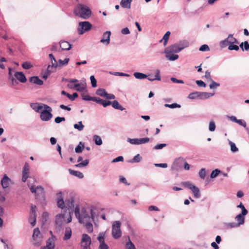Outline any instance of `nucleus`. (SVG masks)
Here are the masks:
<instances>
[{
    "label": "nucleus",
    "mask_w": 249,
    "mask_h": 249,
    "mask_svg": "<svg viewBox=\"0 0 249 249\" xmlns=\"http://www.w3.org/2000/svg\"><path fill=\"white\" fill-rule=\"evenodd\" d=\"M30 189L32 193L35 194L36 198L44 195V189L41 186L36 187L35 185H33L30 187Z\"/></svg>",
    "instance_id": "9"
},
{
    "label": "nucleus",
    "mask_w": 249,
    "mask_h": 249,
    "mask_svg": "<svg viewBox=\"0 0 249 249\" xmlns=\"http://www.w3.org/2000/svg\"><path fill=\"white\" fill-rule=\"evenodd\" d=\"M85 227L87 230V231L89 233H91L93 231V226L92 224L89 221L85 222Z\"/></svg>",
    "instance_id": "30"
},
{
    "label": "nucleus",
    "mask_w": 249,
    "mask_h": 249,
    "mask_svg": "<svg viewBox=\"0 0 249 249\" xmlns=\"http://www.w3.org/2000/svg\"><path fill=\"white\" fill-rule=\"evenodd\" d=\"M187 46V45L185 46H180L178 44H175L166 48L165 53L166 54L178 53Z\"/></svg>",
    "instance_id": "7"
},
{
    "label": "nucleus",
    "mask_w": 249,
    "mask_h": 249,
    "mask_svg": "<svg viewBox=\"0 0 249 249\" xmlns=\"http://www.w3.org/2000/svg\"><path fill=\"white\" fill-rule=\"evenodd\" d=\"M22 67L26 70L29 69L33 67V65L29 62H25L22 65Z\"/></svg>",
    "instance_id": "48"
},
{
    "label": "nucleus",
    "mask_w": 249,
    "mask_h": 249,
    "mask_svg": "<svg viewBox=\"0 0 249 249\" xmlns=\"http://www.w3.org/2000/svg\"><path fill=\"white\" fill-rule=\"evenodd\" d=\"M73 86L76 88V90L82 92L86 89V83L84 82L81 83L74 84Z\"/></svg>",
    "instance_id": "15"
},
{
    "label": "nucleus",
    "mask_w": 249,
    "mask_h": 249,
    "mask_svg": "<svg viewBox=\"0 0 249 249\" xmlns=\"http://www.w3.org/2000/svg\"><path fill=\"white\" fill-rule=\"evenodd\" d=\"M209 130L211 131H214L215 129V125L213 121H211L209 124Z\"/></svg>",
    "instance_id": "54"
},
{
    "label": "nucleus",
    "mask_w": 249,
    "mask_h": 249,
    "mask_svg": "<svg viewBox=\"0 0 249 249\" xmlns=\"http://www.w3.org/2000/svg\"><path fill=\"white\" fill-rule=\"evenodd\" d=\"M52 71V70L51 69V65H49L47 67L46 71L45 72L44 74L43 75V78L44 79H47V77L50 75V74Z\"/></svg>",
    "instance_id": "42"
},
{
    "label": "nucleus",
    "mask_w": 249,
    "mask_h": 249,
    "mask_svg": "<svg viewBox=\"0 0 249 249\" xmlns=\"http://www.w3.org/2000/svg\"><path fill=\"white\" fill-rule=\"evenodd\" d=\"M15 76L21 83H25L27 81L25 76L22 72H16Z\"/></svg>",
    "instance_id": "16"
},
{
    "label": "nucleus",
    "mask_w": 249,
    "mask_h": 249,
    "mask_svg": "<svg viewBox=\"0 0 249 249\" xmlns=\"http://www.w3.org/2000/svg\"><path fill=\"white\" fill-rule=\"evenodd\" d=\"M44 104H39L38 103H32L31 104V107L35 110L36 112H39L41 109L44 108Z\"/></svg>",
    "instance_id": "19"
},
{
    "label": "nucleus",
    "mask_w": 249,
    "mask_h": 249,
    "mask_svg": "<svg viewBox=\"0 0 249 249\" xmlns=\"http://www.w3.org/2000/svg\"><path fill=\"white\" fill-rule=\"evenodd\" d=\"M230 45V43H229V41H228L227 38L225 39L224 40L221 41L220 42V46L221 47H225L227 46H229Z\"/></svg>",
    "instance_id": "55"
},
{
    "label": "nucleus",
    "mask_w": 249,
    "mask_h": 249,
    "mask_svg": "<svg viewBox=\"0 0 249 249\" xmlns=\"http://www.w3.org/2000/svg\"><path fill=\"white\" fill-rule=\"evenodd\" d=\"M165 107H168L171 108H174L176 107L179 108L180 107V106L177 103H173L172 104H166L164 105Z\"/></svg>",
    "instance_id": "46"
},
{
    "label": "nucleus",
    "mask_w": 249,
    "mask_h": 249,
    "mask_svg": "<svg viewBox=\"0 0 249 249\" xmlns=\"http://www.w3.org/2000/svg\"><path fill=\"white\" fill-rule=\"evenodd\" d=\"M10 180L6 175H4L1 180V184L3 188L8 187Z\"/></svg>",
    "instance_id": "20"
},
{
    "label": "nucleus",
    "mask_w": 249,
    "mask_h": 249,
    "mask_svg": "<svg viewBox=\"0 0 249 249\" xmlns=\"http://www.w3.org/2000/svg\"><path fill=\"white\" fill-rule=\"evenodd\" d=\"M54 243L53 238H50L47 241V245L41 249H54Z\"/></svg>",
    "instance_id": "18"
},
{
    "label": "nucleus",
    "mask_w": 249,
    "mask_h": 249,
    "mask_svg": "<svg viewBox=\"0 0 249 249\" xmlns=\"http://www.w3.org/2000/svg\"><path fill=\"white\" fill-rule=\"evenodd\" d=\"M166 57L170 61H174L178 58V55L177 54H171V53H168L166 54Z\"/></svg>",
    "instance_id": "35"
},
{
    "label": "nucleus",
    "mask_w": 249,
    "mask_h": 249,
    "mask_svg": "<svg viewBox=\"0 0 249 249\" xmlns=\"http://www.w3.org/2000/svg\"><path fill=\"white\" fill-rule=\"evenodd\" d=\"M64 219V216L63 214H59L56 216L55 223L58 226L62 225Z\"/></svg>",
    "instance_id": "21"
},
{
    "label": "nucleus",
    "mask_w": 249,
    "mask_h": 249,
    "mask_svg": "<svg viewBox=\"0 0 249 249\" xmlns=\"http://www.w3.org/2000/svg\"><path fill=\"white\" fill-rule=\"evenodd\" d=\"M89 161L88 160H85L76 164L75 166L76 167L82 168L86 166L89 164Z\"/></svg>",
    "instance_id": "37"
},
{
    "label": "nucleus",
    "mask_w": 249,
    "mask_h": 249,
    "mask_svg": "<svg viewBox=\"0 0 249 249\" xmlns=\"http://www.w3.org/2000/svg\"><path fill=\"white\" fill-rule=\"evenodd\" d=\"M220 171L218 169H215L213 171L211 174V178H216L218 175L220 173Z\"/></svg>",
    "instance_id": "47"
},
{
    "label": "nucleus",
    "mask_w": 249,
    "mask_h": 249,
    "mask_svg": "<svg viewBox=\"0 0 249 249\" xmlns=\"http://www.w3.org/2000/svg\"><path fill=\"white\" fill-rule=\"evenodd\" d=\"M32 237L34 242V245L36 246L40 245L41 242H42V237L39 230L38 228H35L34 229Z\"/></svg>",
    "instance_id": "8"
},
{
    "label": "nucleus",
    "mask_w": 249,
    "mask_h": 249,
    "mask_svg": "<svg viewBox=\"0 0 249 249\" xmlns=\"http://www.w3.org/2000/svg\"><path fill=\"white\" fill-rule=\"evenodd\" d=\"M44 109L40 113V119L43 121H48L53 117V114L51 113L52 109L47 105H44Z\"/></svg>",
    "instance_id": "4"
},
{
    "label": "nucleus",
    "mask_w": 249,
    "mask_h": 249,
    "mask_svg": "<svg viewBox=\"0 0 249 249\" xmlns=\"http://www.w3.org/2000/svg\"><path fill=\"white\" fill-rule=\"evenodd\" d=\"M60 47L63 50H69L71 49V45L67 41H62L60 42Z\"/></svg>",
    "instance_id": "17"
},
{
    "label": "nucleus",
    "mask_w": 249,
    "mask_h": 249,
    "mask_svg": "<svg viewBox=\"0 0 249 249\" xmlns=\"http://www.w3.org/2000/svg\"><path fill=\"white\" fill-rule=\"evenodd\" d=\"M141 159L142 157L140 156L139 154H138L133 158L131 162H138L141 161Z\"/></svg>",
    "instance_id": "52"
},
{
    "label": "nucleus",
    "mask_w": 249,
    "mask_h": 249,
    "mask_svg": "<svg viewBox=\"0 0 249 249\" xmlns=\"http://www.w3.org/2000/svg\"><path fill=\"white\" fill-rule=\"evenodd\" d=\"M106 91L105 90V89H98L97 91H96V94L100 96H102L103 97H105L106 96Z\"/></svg>",
    "instance_id": "40"
},
{
    "label": "nucleus",
    "mask_w": 249,
    "mask_h": 249,
    "mask_svg": "<svg viewBox=\"0 0 249 249\" xmlns=\"http://www.w3.org/2000/svg\"><path fill=\"white\" fill-rule=\"evenodd\" d=\"M69 58H66L64 60H62L60 59L59 60V63L60 65H63L65 64H67L69 62Z\"/></svg>",
    "instance_id": "63"
},
{
    "label": "nucleus",
    "mask_w": 249,
    "mask_h": 249,
    "mask_svg": "<svg viewBox=\"0 0 249 249\" xmlns=\"http://www.w3.org/2000/svg\"><path fill=\"white\" fill-rule=\"evenodd\" d=\"M200 93L198 92L191 93L189 94L188 97L190 99H195L200 96Z\"/></svg>",
    "instance_id": "45"
},
{
    "label": "nucleus",
    "mask_w": 249,
    "mask_h": 249,
    "mask_svg": "<svg viewBox=\"0 0 249 249\" xmlns=\"http://www.w3.org/2000/svg\"><path fill=\"white\" fill-rule=\"evenodd\" d=\"M30 170V166L27 162H25L23 171H22V180L23 182H25L29 177V173Z\"/></svg>",
    "instance_id": "11"
},
{
    "label": "nucleus",
    "mask_w": 249,
    "mask_h": 249,
    "mask_svg": "<svg viewBox=\"0 0 249 249\" xmlns=\"http://www.w3.org/2000/svg\"><path fill=\"white\" fill-rule=\"evenodd\" d=\"M111 35V33L110 31H107L103 34V38L100 40V42L106 44L107 45L110 42V36Z\"/></svg>",
    "instance_id": "13"
},
{
    "label": "nucleus",
    "mask_w": 249,
    "mask_h": 249,
    "mask_svg": "<svg viewBox=\"0 0 249 249\" xmlns=\"http://www.w3.org/2000/svg\"><path fill=\"white\" fill-rule=\"evenodd\" d=\"M200 51H208L210 50L209 46L206 44H204L202 45L199 49Z\"/></svg>",
    "instance_id": "53"
},
{
    "label": "nucleus",
    "mask_w": 249,
    "mask_h": 249,
    "mask_svg": "<svg viewBox=\"0 0 249 249\" xmlns=\"http://www.w3.org/2000/svg\"><path fill=\"white\" fill-rule=\"evenodd\" d=\"M229 144L231 146V150L232 152H236L238 151V148L236 146L234 143L230 141Z\"/></svg>",
    "instance_id": "44"
},
{
    "label": "nucleus",
    "mask_w": 249,
    "mask_h": 249,
    "mask_svg": "<svg viewBox=\"0 0 249 249\" xmlns=\"http://www.w3.org/2000/svg\"><path fill=\"white\" fill-rule=\"evenodd\" d=\"M149 141V139L147 137L139 139V144L147 143Z\"/></svg>",
    "instance_id": "51"
},
{
    "label": "nucleus",
    "mask_w": 249,
    "mask_h": 249,
    "mask_svg": "<svg viewBox=\"0 0 249 249\" xmlns=\"http://www.w3.org/2000/svg\"><path fill=\"white\" fill-rule=\"evenodd\" d=\"M91 27V24L88 21L80 22L78 24V32L79 34L82 35L85 32L89 31Z\"/></svg>",
    "instance_id": "6"
},
{
    "label": "nucleus",
    "mask_w": 249,
    "mask_h": 249,
    "mask_svg": "<svg viewBox=\"0 0 249 249\" xmlns=\"http://www.w3.org/2000/svg\"><path fill=\"white\" fill-rule=\"evenodd\" d=\"M54 121L56 123L59 124L62 121H65V118L64 117H56Z\"/></svg>",
    "instance_id": "60"
},
{
    "label": "nucleus",
    "mask_w": 249,
    "mask_h": 249,
    "mask_svg": "<svg viewBox=\"0 0 249 249\" xmlns=\"http://www.w3.org/2000/svg\"><path fill=\"white\" fill-rule=\"evenodd\" d=\"M134 76L137 78L139 79H142L145 78L147 77V76L143 73L136 72L134 73Z\"/></svg>",
    "instance_id": "36"
},
{
    "label": "nucleus",
    "mask_w": 249,
    "mask_h": 249,
    "mask_svg": "<svg viewBox=\"0 0 249 249\" xmlns=\"http://www.w3.org/2000/svg\"><path fill=\"white\" fill-rule=\"evenodd\" d=\"M182 184L185 187H187L190 190H191L192 188V187H194L195 185H192L190 182H184L182 183Z\"/></svg>",
    "instance_id": "58"
},
{
    "label": "nucleus",
    "mask_w": 249,
    "mask_h": 249,
    "mask_svg": "<svg viewBox=\"0 0 249 249\" xmlns=\"http://www.w3.org/2000/svg\"><path fill=\"white\" fill-rule=\"evenodd\" d=\"M90 79L91 81V84L92 85V87L93 88H95L97 86V81L96 79L95 78L94 76L93 75H91L90 77Z\"/></svg>",
    "instance_id": "49"
},
{
    "label": "nucleus",
    "mask_w": 249,
    "mask_h": 249,
    "mask_svg": "<svg viewBox=\"0 0 249 249\" xmlns=\"http://www.w3.org/2000/svg\"><path fill=\"white\" fill-rule=\"evenodd\" d=\"M91 244L90 237L86 234L82 235L81 244L84 249H88Z\"/></svg>",
    "instance_id": "10"
},
{
    "label": "nucleus",
    "mask_w": 249,
    "mask_h": 249,
    "mask_svg": "<svg viewBox=\"0 0 249 249\" xmlns=\"http://www.w3.org/2000/svg\"><path fill=\"white\" fill-rule=\"evenodd\" d=\"M148 79L150 81H154L155 80H160V74H159V71H157L156 75L155 76H149V77H148Z\"/></svg>",
    "instance_id": "38"
},
{
    "label": "nucleus",
    "mask_w": 249,
    "mask_h": 249,
    "mask_svg": "<svg viewBox=\"0 0 249 249\" xmlns=\"http://www.w3.org/2000/svg\"><path fill=\"white\" fill-rule=\"evenodd\" d=\"M191 190L192 191L194 197L196 198H198L200 196V194L199 189L198 187L195 186L194 187H192Z\"/></svg>",
    "instance_id": "28"
},
{
    "label": "nucleus",
    "mask_w": 249,
    "mask_h": 249,
    "mask_svg": "<svg viewBox=\"0 0 249 249\" xmlns=\"http://www.w3.org/2000/svg\"><path fill=\"white\" fill-rule=\"evenodd\" d=\"M121 222L119 221L114 222L112 225V235L115 239H118L122 235V231L120 229Z\"/></svg>",
    "instance_id": "5"
},
{
    "label": "nucleus",
    "mask_w": 249,
    "mask_h": 249,
    "mask_svg": "<svg viewBox=\"0 0 249 249\" xmlns=\"http://www.w3.org/2000/svg\"><path fill=\"white\" fill-rule=\"evenodd\" d=\"M121 33L123 35H128L130 34V31L129 29L126 27L121 30Z\"/></svg>",
    "instance_id": "64"
},
{
    "label": "nucleus",
    "mask_w": 249,
    "mask_h": 249,
    "mask_svg": "<svg viewBox=\"0 0 249 249\" xmlns=\"http://www.w3.org/2000/svg\"><path fill=\"white\" fill-rule=\"evenodd\" d=\"M199 176L200 178L204 179L206 176L205 169L204 168L201 169L199 172Z\"/></svg>",
    "instance_id": "50"
},
{
    "label": "nucleus",
    "mask_w": 249,
    "mask_h": 249,
    "mask_svg": "<svg viewBox=\"0 0 249 249\" xmlns=\"http://www.w3.org/2000/svg\"><path fill=\"white\" fill-rule=\"evenodd\" d=\"M36 206L32 205L31 207V213H30V219H31L32 216H33V221L31 222V224H32V226H34L35 225L36 222Z\"/></svg>",
    "instance_id": "14"
},
{
    "label": "nucleus",
    "mask_w": 249,
    "mask_h": 249,
    "mask_svg": "<svg viewBox=\"0 0 249 249\" xmlns=\"http://www.w3.org/2000/svg\"><path fill=\"white\" fill-rule=\"evenodd\" d=\"M128 142H129L131 144H139V139H129Z\"/></svg>",
    "instance_id": "62"
},
{
    "label": "nucleus",
    "mask_w": 249,
    "mask_h": 249,
    "mask_svg": "<svg viewBox=\"0 0 249 249\" xmlns=\"http://www.w3.org/2000/svg\"><path fill=\"white\" fill-rule=\"evenodd\" d=\"M71 236V230L70 227H66L65 231V234L63 237L64 240L69 239Z\"/></svg>",
    "instance_id": "22"
},
{
    "label": "nucleus",
    "mask_w": 249,
    "mask_h": 249,
    "mask_svg": "<svg viewBox=\"0 0 249 249\" xmlns=\"http://www.w3.org/2000/svg\"><path fill=\"white\" fill-rule=\"evenodd\" d=\"M73 126L75 129H78L79 131L82 130L84 127L82 122H79L78 124H74Z\"/></svg>",
    "instance_id": "41"
},
{
    "label": "nucleus",
    "mask_w": 249,
    "mask_h": 249,
    "mask_svg": "<svg viewBox=\"0 0 249 249\" xmlns=\"http://www.w3.org/2000/svg\"><path fill=\"white\" fill-rule=\"evenodd\" d=\"M93 139L96 144L98 145H101L102 144V139L99 136L97 135H94L93 137Z\"/></svg>",
    "instance_id": "39"
},
{
    "label": "nucleus",
    "mask_w": 249,
    "mask_h": 249,
    "mask_svg": "<svg viewBox=\"0 0 249 249\" xmlns=\"http://www.w3.org/2000/svg\"><path fill=\"white\" fill-rule=\"evenodd\" d=\"M30 81L38 85H42L43 83V81L37 76H33L31 77L30 78Z\"/></svg>",
    "instance_id": "23"
},
{
    "label": "nucleus",
    "mask_w": 249,
    "mask_h": 249,
    "mask_svg": "<svg viewBox=\"0 0 249 249\" xmlns=\"http://www.w3.org/2000/svg\"><path fill=\"white\" fill-rule=\"evenodd\" d=\"M74 213L76 217L78 218L80 223H85V222H88L90 220V216L88 213L85 210H82L81 213H80V209L78 206L75 207Z\"/></svg>",
    "instance_id": "3"
},
{
    "label": "nucleus",
    "mask_w": 249,
    "mask_h": 249,
    "mask_svg": "<svg viewBox=\"0 0 249 249\" xmlns=\"http://www.w3.org/2000/svg\"><path fill=\"white\" fill-rule=\"evenodd\" d=\"M91 100L92 101L95 102H96L99 104H101V105L102 104V102H103V99H102L99 97H92Z\"/></svg>",
    "instance_id": "56"
},
{
    "label": "nucleus",
    "mask_w": 249,
    "mask_h": 249,
    "mask_svg": "<svg viewBox=\"0 0 249 249\" xmlns=\"http://www.w3.org/2000/svg\"><path fill=\"white\" fill-rule=\"evenodd\" d=\"M227 38L230 44H239L238 40L235 38H234L232 35H230Z\"/></svg>",
    "instance_id": "32"
},
{
    "label": "nucleus",
    "mask_w": 249,
    "mask_h": 249,
    "mask_svg": "<svg viewBox=\"0 0 249 249\" xmlns=\"http://www.w3.org/2000/svg\"><path fill=\"white\" fill-rule=\"evenodd\" d=\"M74 13L76 16L86 19L89 18L91 15L90 9L88 6L81 4L77 5L74 9Z\"/></svg>",
    "instance_id": "2"
},
{
    "label": "nucleus",
    "mask_w": 249,
    "mask_h": 249,
    "mask_svg": "<svg viewBox=\"0 0 249 249\" xmlns=\"http://www.w3.org/2000/svg\"><path fill=\"white\" fill-rule=\"evenodd\" d=\"M166 144L165 143L159 144L154 146V149H160L166 146Z\"/></svg>",
    "instance_id": "61"
},
{
    "label": "nucleus",
    "mask_w": 249,
    "mask_h": 249,
    "mask_svg": "<svg viewBox=\"0 0 249 249\" xmlns=\"http://www.w3.org/2000/svg\"><path fill=\"white\" fill-rule=\"evenodd\" d=\"M49 57L51 60L52 65L51 66V69L52 70L53 68H56L57 67V62L53 54L51 53L49 54Z\"/></svg>",
    "instance_id": "27"
},
{
    "label": "nucleus",
    "mask_w": 249,
    "mask_h": 249,
    "mask_svg": "<svg viewBox=\"0 0 249 249\" xmlns=\"http://www.w3.org/2000/svg\"><path fill=\"white\" fill-rule=\"evenodd\" d=\"M196 83L198 87H205L206 86V84L202 80H196Z\"/></svg>",
    "instance_id": "59"
},
{
    "label": "nucleus",
    "mask_w": 249,
    "mask_h": 249,
    "mask_svg": "<svg viewBox=\"0 0 249 249\" xmlns=\"http://www.w3.org/2000/svg\"><path fill=\"white\" fill-rule=\"evenodd\" d=\"M235 220L237 222V225L239 226L240 225L243 224L245 222V218L243 214H238L237 215L235 218Z\"/></svg>",
    "instance_id": "26"
},
{
    "label": "nucleus",
    "mask_w": 249,
    "mask_h": 249,
    "mask_svg": "<svg viewBox=\"0 0 249 249\" xmlns=\"http://www.w3.org/2000/svg\"><path fill=\"white\" fill-rule=\"evenodd\" d=\"M84 147V144L80 142L79 144L75 147V151L77 153H80L83 151Z\"/></svg>",
    "instance_id": "31"
},
{
    "label": "nucleus",
    "mask_w": 249,
    "mask_h": 249,
    "mask_svg": "<svg viewBox=\"0 0 249 249\" xmlns=\"http://www.w3.org/2000/svg\"><path fill=\"white\" fill-rule=\"evenodd\" d=\"M82 99L86 101H92L91 99L92 97H90L88 94H82Z\"/></svg>",
    "instance_id": "57"
},
{
    "label": "nucleus",
    "mask_w": 249,
    "mask_h": 249,
    "mask_svg": "<svg viewBox=\"0 0 249 249\" xmlns=\"http://www.w3.org/2000/svg\"><path fill=\"white\" fill-rule=\"evenodd\" d=\"M112 106L113 108L119 109L120 110H123L124 109V107L119 103L117 101L114 100L112 102Z\"/></svg>",
    "instance_id": "29"
},
{
    "label": "nucleus",
    "mask_w": 249,
    "mask_h": 249,
    "mask_svg": "<svg viewBox=\"0 0 249 249\" xmlns=\"http://www.w3.org/2000/svg\"><path fill=\"white\" fill-rule=\"evenodd\" d=\"M69 172L71 175L77 177L79 178H82L84 177L83 174L80 172L72 170L70 169H69Z\"/></svg>",
    "instance_id": "25"
},
{
    "label": "nucleus",
    "mask_w": 249,
    "mask_h": 249,
    "mask_svg": "<svg viewBox=\"0 0 249 249\" xmlns=\"http://www.w3.org/2000/svg\"><path fill=\"white\" fill-rule=\"evenodd\" d=\"M170 35V32L169 31H167L165 34L164 35L162 39L160 40V42H161L162 40H164L163 41V45L165 46L167 45L168 40L169 39V37Z\"/></svg>",
    "instance_id": "34"
},
{
    "label": "nucleus",
    "mask_w": 249,
    "mask_h": 249,
    "mask_svg": "<svg viewBox=\"0 0 249 249\" xmlns=\"http://www.w3.org/2000/svg\"><path fill=\"white\" fill-rule=\"evenodd\" d=\"M237 44H230L228 46V49L229 50L238 51L239 47Z\"/></svg>",
    "instance_id": "43"
},
{
    "label": "nucleus",
    "mask_w": 249,
    "mask_h": 249,
    "mask_svg": "<svg viewBox=\"0 0 249 249\" xmlns=\"http://www.w3.org/2000/svg\"><path fill=\"white\" fill-rule=\"evenodd\" d=\"M98 240L100 243L99 249H108V246L105 243L104 237L103 234L100 233L98 237Z\"/></svg>",
    "instance_id": "12"
},
{
    "label": "nucleus",
    "mask_w": 249,
    "mask_h": 249,
    "mask_svg": "<svg viewBox=\"0 0 249 249\" xmlns=\"http://www.w3.org/2000/svg\"><path fill=\"white\" fill-rule=\"evenodd\" d=\"M126 238L128 239V242H126L125 247L127 249H136L135 245L134 244L130 241V238L127 237Z\"/></svg>",
    "instance_id": "33"
},
{
    "label": "nucleus",
    "mask_w": 249,
    "mask_h": 249,
    "mask_svg": "<svg viewBox=\"0 0 249 249\" xmlns=\"http://www.w3.org/2000/svg\"><path fill=\"white\" fill-rule=\"evenodd\" d=\"M69 198H67L64 202L63 200L62 194L60 192L57 194V206L61 209L64 208H67L68 209H71L74 207L73 204V198L71 194L70 193Z\"/></svg>",
    "instance_id": "1"
},
{
    "label": "nucleus",
    "mask_w": 249,
    "mask_h": 249,
    "mask_svg": "<svg viewBox=\"0 0 249 249\" xmlns=\"http://www.w3.org/2000/svg\"><path fill=\"white\" fill-rule=\"evenodd\" d=\"M132 0H121L120 4L122 7L126 8H130Z\"/></svg>",
    "instance_id": "24"
}]
</instances>
